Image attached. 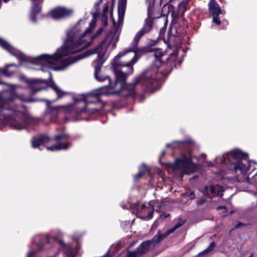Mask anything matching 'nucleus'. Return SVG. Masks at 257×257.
<instances>
[{
  "label": "nucleus",
  "mask_w": 257,
  "mask_h": 257,
  "mask_svg": "<svg viewBox=\"0 0 257 257\" xmlns=\"http://www.w3.org/2000/svg\"><path fill=\"white\" fill-rule=\"evenodd\" d=\"M223 209L224 210H226V208L224 206H219V207H217V209L218 210H219V209Z\"/></svg>",
  "instance_id": "36"
},
{
  "label": "nucleus",
  "mask_w": 257,
  "mask_h": 257,
  "mask_svg": "<svg viewBox=\"0 0 257 257\" xmlns=\"http://www.w3.org/2000/svg\"><path fill=\"white\" fill-rule=\"evenodd\" d=\"M18 98L26 101V99L19 97L13 91L1 93L0 115L4 116L5 119L9 121L11 125L15 130H20L29 125L36 124L39 121L38 119L22 112L20 107L16 108L10 107L12 102Z\"/></svg>",
  "instance_id": "3"
},
{
  "label": "nucleus",
  "mask_w": 257,
  "mask_h": 257,
  "mask_svg": "<svg viewBox=\"0 0 257 257\" xmlns=\"http://www.w3.org/2000/svg\"><path fill=\"white\" fill-rule=\"evenodd\" d=\"M0 46L8 51L12 55L17 58L20 62H25L27 60V57L22 52L15 49L7 41L0 38Z\"/></svg>",
  "instance_id": "8"
},
{
  "label": "nucleus",
  "mask_w": 257,
  "mask_h": 257,
  "mask_svg": "<svg viewBox=\"0 0 257 257\" xmlns=\"http://www.w3.org/2000/svg\"><path fill=\"white\" fill-rule=\"evenodd\" d=\"M98 77H99L100 79H103L104 77H108V76H101V75H98Z\"/></svg>",
  "instance_id": "38"
},
{
  "label": "nucleus",
  "mask_w": 257,
  "mask_h": 257,
  "mask_svg": "<svg viewBox=\"0 0 257 257\" xmlns=\"http://www.w3.org/2000/svg\"><path fill=\"white\" fill-rule=\"evenodd\" d=\"M50 140V138L47 135H41L38 137L33 138L32 140V147L34 148H38L40 146L49 142Z\"/></svg>",
  "instance_id": "14"
},
{
  "label": "nucleus",
  "mask_w": 257,
  "mask_h": 257,
  "mask_svg": "<svg viewBox=\"0 0 257 257\" xmlns=\"http://www.w3.org/2000/svg\"><path fill=\"white\" fill-rule=\"evenodd\" d=\"M209 11L213 15H220L222 12L215 0H210L208 4Z\"/></svg>",
  "instance_id": "16"
},
{
  "label": "nucleus",
  "mask_w": 257,
  "mask_h": 257,
  "mask_svg": "<svg viewBox=\"0 0 257 257\" xmlns=\"http://www.w3.org/2000/svg\"><path fill=\"white\" fill-rule=\"evenodd\" d=\"M50 87L55 91L57 94V97L56 100L64 97L68 94V92L62 90L60 87H59L55 83L52 82Z\"/></svg>",
  "instance_id": "17"
},
{
  "label": "nucleus",
  "mask_w": 257,
  "mask_h": 257,
  "mask_svg": "<svg viewBox=\"0 0 257 257\" xmlns=\"http://www.w3.org/2000/svg\"><path fill=\"white\" fill-rule=\"evenodd\" d=\"M69 136L67 134H61L57 135L55 137V140L56 141H66L68 139Z\"/></svg>",
  "instance_id": "24"
},
{
  "label": "nucleus",
  "mask_w": 257,
  "mask_h": 257,
  "mask_svg": "<svg viewBox=\"0 0 257 257\" xmlns=\"http://www.w3.org/2000/svg\"><path fill=\"white\" fill-rule=\"evenodd\" d=\"M216 246L215 243L214 242H211L207 248L203 250L202 252L200 253V254H206L208 253L210 251H211Z\"/></svg>",
  "instance_id": "23"
},
{
  "label": "nucleus",
  "mask_w": 257,
  "mask_h": 257,
  "mask_svg": "<svg viewBox=\"0 0 257 257\" xmlns=\"http://www.w3.org/2000/svg\"><path fill=\"white\" fill-rule=\"evenodd\" d=\"M154 55L156 57V60L154 62V67L153 71L150 72L149 71V77L146 78V84L152 83L153 80H157L158 78L156 77L155 75L157 70L162 64L161 58L164 55L165 51H163L161 49H155Z\"/></svg>",
  "instance_id": "7"
},
{
  "label": "nucleus",
  "mask_w": 257,
  "mask_h": 257,
  "mask_svg": "<svg viewBox=\"0 0 257 257\" xmlns=\"http://www.w3.org/2000/svg\"><path fill=\"white\" fill-rule=\"evenodd\" d=\"M71 146L70 143L66 141L65 142H59L56 145L51 147H47V150L48 151H57L61 150L68 149Z\"/></svg>",
  "instance_id": "15"
},
{
  "label": "nucleus",
  "mask_w": 257,
  "mask_h": 257,
  "mask_svg": "<svg viewBox=\"0 0 257 257\" xmlns=\"http://www.w3.org/2000/svg\"><path fill=\"white\" fill-rule=\"evenodd\" d=\"M252 163H254V164H255V162H254V161H252Z\"/></svg>",
  "instance_id": "45"
},
{
  "label": "nucleus",
  "mask_w": 257,
  "mask_h": 257,
  "mask_svg": "<svg viewBox=\"0 0 257 257\" xmlns=\"http://www.w3.org/2000/svg\"><path fill=\"white\" fill-rule=\"evenodd\" d=\"M137 35L138 33L134 38L132 48L119 53L113 59L112 65L116 80L114 82L115 87H112L110 93H118L121 90L122 91L127 92V95L134 96L136 94V85L141 83L143 80L146 83V78L149 77V72L147 71L145 74L135 77L133 83H125L128 75L133 72V65L139 59L137 55L151 51L149 48H137L138 42L142 38L140 37L137 41L136 38Z\"/></svg>",
  "instance_id": "2"
},
{
  "label": "nucleus",
  "mask_w": 257,
  "mask_h": 257,
  "mask_svg": "<svg viewBox=\"0 0 257 257\" xmlns=\"http://www.w3.org/2000/svg\"><path fill=\"white\" fill-rule=\"evenodd\" d=\"M222 188L219 186L209 185L204 187L202 190L203 193L207 196L212 197L215 195H221Z\"/></svg>",
  "instance_id": "12"
},
{
  "label": "nucleus",
  "mask_w": 257,
  "mask_h": 257,
  "mask_svg": "<svg viewBox=\"0 0 257 257\" xmlns=\"http://www.w3.org/2000/svg\"><path fill=\"white\" fill-rule=\"evenodd\" d=\"M219 15H213V22L217 25H219L221 21L218 17Z\"/></svg>",
  "instance_id": "27"
},
{
  "label": "nucleus",
  "mask_w": 257,
  "mask_h": 257,
  "mask_svg": "<svg viewBox=\"0 0 257 257\" xmlns=\"http://www.w3.org/2000/svg\"><path fill=\"white\" fill-rule=\"evenodd\" d=\"M184 223V221L181 219L178 220L177 222L175 224L174 227L168 229L165 233H160V232L159 231L158 233L154 236L152 239V241H154L156 244L159 243L160 241H161V240L163 239L169 234L173 232L176 229L183 225Z\"/></svg>",
  "instance_id": "10"
},
{
  "label": "nucleus",
  "mask_w": 257,
  "mask_h": 257,
  "mask_svg": "<svg viewBox=\"0 0 257 257\" xmlns=\"http://www.w3.org/2000/svg\"><path fill=\"white\" fill-rule=\"evenodd\" d=\"M122 207L123 208V209H126L127 208L126 207H125V206L124 205H122Z\"/></svg>",
  "instance_id": "43"
},
{
  "label": "nucleus",
  "mask_w": 257,
  "mask_h": 257,
  "mask_svg": "<svg viewBox=\"0 0 257 257\" xmlns=\"http://www.w3.org/2000/svg\"><path fill=\"white\" fill-rule=\"evenodd\" d=\"M36 253V251H32L29 252L28 257H33Z\"/></svg>",
  "instance_id": "32"
},
{
  "label": "nucleus",
  "mask_w": 257,
  "mask_h": 257,
  "mask_svg": "<svg viewBox=\"0 0 257 257\" xmlns=\"http://www.w3.org/2000/svg\"><path fill=\"white\" fill-rule=\"evenodd\" d=\"M191 141L190 140H185L181 141H174L172 144H167L166 147H172L173 149L179 148L185 144H191Z\"/></svg>",
  "instance_id": "19"
},
{
  "label": "nucleus",
  "mask_w": 257,
  "mask_h": 257,
  "mask_svg": "<svg viewBox=\"0 0 257 257\" xmlns=\"http://www.w3.org/2000/svg\"><path fill=\"white\" fill-rule=\"evenodd\" d=\"M126 0H121V3L119 4V7H118V11H120V10H122V12H123L124 10V5L126 3Z\"/></svg>",
  "instance_id": "28"
},
{
  "label": "nucleus",
  "mask_w": 257,
  "mask_h": 257,
  "mask_svg": "<svg viewBox=\"0 0 257 257\" xmlns=\"http://www.w3.org/2000/svg\"><path fill=\"white\" fill-rule=\"evenodd\" d=\"M155 2V0H146V3L148 5V18L145 19L142 29L138 32V35L136 38L137 41L145 34L149 32L152 29Z\"/></svg>",
  "instance_id": "6"
},
{
  "label": "nucleus",
  "mask_w": 257,
  "mask_h": 257,
  "mask_svg": "<svg viewBox=\"0 0 257 257\" xmlns=\"http://www.w3.org/2000/svg\"><path fill=\"white\" fill-rule=\"evenodd\" d=\"M20 66V65H17L14 64V63H12V64H9V65H8L7 66L6 68H5L4 69H0V71L5 76H8V77H10V76H11L12 75L13 73L12 72H9L8 71V68L10 66ZM0 84H5V83L4 82H3L2 81H1L0 80Z\"/></svg>",
  "instance_id": "20"
},
{
  "label": "nucleus",
  "mask_w": 257,
  "mask_h": 257,
  "mask_svg": "<svg viewBox=\"0 0 257 257\" xmlns=\"http://www.w3.org/2000/svg\"><path fill=\"white\" fill-rule=\"evenodd\" d=\"M85 111V108H82L79 110L77 111V113H81V112H84Z\"/></svg>",
  "instance_id": "35"
},
{
  "label": "nucleus",
  "mask_w": 257,
  "mask_h": 257,
  "mask_svg": "<svg viewBox=\"0 0 257 257\" xmlns=\"http://www.w3.org/2000/svg\"><path fill=\"white\" fill-rule=\"evenodd\" d=\"M43 89H44V87H36L34 85L31 86V89L34 93H36Z\"/></svg>",
  "instance_id": "29"
},
{
  "label": "nucleus",
  "mask_w": 257,
  "mask_h": 257,
  "mask_svg": "<svg viewBox=\"0 0 257 257\" xmlns=\"http://www.w3.org/2000/svg\"><path fill=\"white\" fill-rule=\"evenodd\" d=\"M156 243L152 239L144 241L136 250L128 252L124 257H139L146 252L150 248V245H154Z\"/></svg>",
  "instance_id": "9"
},
{
  "label": "nucleus",
  "mask_w": 257,
  "mask_h": 257,
  "mask_svg": "<svg viewBox=\"0 0 257 257\" xmlns=\"http://www.w3.org/2000/svg\"><path fill=\"white\" fill-rule=\"evenodd\" d=\"M206 202V199H201L200 200H198L197 201V204H199V205H202V204H203V203H204Z\"/></svg>",
  "instance_id": "31"
},
{
  "label": "nucleus",
  "mask_w": 257,
  "mask_h": 257,
  "mask_svg": "<svg viewBox=\"0 0 257 257\" xmlns=\"http://www.w3.org/2000/svg\"><path fill=\"white\" fill-rule=\"evenodd\" d=\"M73 13V10L65 8L59 7L51 11V15L55 19H62L70 16Z\"/></svg>",
  "instance_id": "11"
},
{
  "label": "nucleus",
  "mask_w": 257,
  "mask_h": 257,
  "mask_svg": "<svg viewBox=\"0 0 257 257\" xmlns=\"http://www.w3.org/2000/svg\"><path fill=\"white\" fill-rule=\"evenodd\" d=\"M247 154L238 150H233L224 154L220 159L223 164L227 163L234 165V171L237 174V180L239 182H247L249 184V177L246 176V173L251 164V161L247 160Z\"/></svg>",
  "instance_id": "4"
},
{
  "label": "nucleus",
  "mask_w": 257,
  "mask_h": 257,
  "mask_svg": "<svg viewBox=\"0 0 257 257\" xmlns=\"http://www.w3.org/2000/svg\"><path fill=\"white\" fill-rule=\"evenodd\" d=\"M254 178L256 179L257 178V173H256L254 176Z\"/></svg>",
  "instance_id": "42"
},
{
  "label": "nucleus",
  "mask_w": 257,
  "mask_h": 257,
  "mask_svg": "<svg viewBox=\"0 0 257 257\" xmlns=\"http://www.w3.org/2000/svg\"><path fill=\"white\" fill-rule=\"evenodd\" d=\"M165 154V151H163L162 153V156H163L164 154Z\"/></svg>",
  "instance_id": "41"
},
{
  "label": "nucleus",
  "mask_w": 257,
  "mask_h": 257,
  "mask_svg": "<svg viewBox=\"0 0 257 257\" xmlns=\"http://www.w3.org/2000/svg\"><path fill=\"white\" fill-rule=\"evenodd\" d=\"M107 11H108V8H106L104 9V12H107Z\"/></svg>",
  "instance_id": "39"
},
{
  "label": "nucleus",
  "mask_w": 257,
  "mask_h": 257,
  "mask_svg": "<svg viewBox=\"0 0 257 257\" xmlns=\"http://www.w3.org/2000/svg\"><path fill=\"white\" fill-rule=\"evenodd\" d=\"M103 28H99L98 31L96 32V33L93 35L92 37H91V39L92 40H94L95 38H96L97 37H98V36H99L103 32Z\"/></svg>",
  "instance_id": "26"
},
{
  "label": "nucleus",
  "mask_w": 257,
  "mask_h": 257,
  "mask_svg": "<svg viewBox=\"0 0 257 257\" xmlns=\"http://www.w3.org/2000/svg\"><path fill=\"white\" fill-rule=\"evenodd\" d=\"M60 243L65 246V257H75V252L73 250L72 247L70 245H66L64 244V242L60 240Z\"/></svg>",
  "instance_id": "18"
},
{
  "label": "nucleus",
  "mask_w": 257,
  "mask_h": 257,
  "mask_svg": "<svg viewBox=\"0 0 257 257\" xmlns=\"http://www.w3.org/2000/svg\"><path fill=\"white\" fill-rule=\"evenodd\" d=\"M218 158H216V160H216V162H218Z\"/></svg>",
  "instance_id": "44"
},
{
  "label": "nucleus",
  "mask_w": 257,
  "mask_h": 257,
  "mask_svg": "<svg viewBox=\"0 0 257 257\" xmlns=\"http://www.w3.org/2000/svg\"><path fill=\"white\" fill-rule=\"evenodd\" d=\"M39 82H45V81H44L43 80L35 79H31V80H29V82L31 83H36Z\"/></svg>",
  "instance_id": "30"
},
{
  "label": "nucleus",
  "mask_w": 257,
  "mask_h": 257,
  "mask_svg": "<svg viewBox=\"0 0 257 257\" xmlns=\"http://www.w3.org/2000/svg\"><path fill=\"white\" fill-rule=\"evenodd\" d=\"M56 108H64L66 111H71L73 109V105L72 104L67 105H60L56 107Z\"/></svg>",
  "instance_id": "25"
},
{
  "label": "nucleus",
  "mask_w": 257,
  "mask_h": 257,
  "mask_svg": "<svg viewBox=\"0 0 257 257\" xmlns=\"http://www.w3.org/2000/svg\"><path fill=\"white\" fill-rule=\"evenodd\" d=\"M170 165L174 171L179 170L186 174L192 173L198 168L197 166L192 163L191 158L184 154H182L180 158L176 159L174 164Z\"/></svg>",
  "instance_id": "5"
},
{
  "label": "nucleus",
  "mask_w": 257,
  "mask_h": 257,
  "mask_svg": "<svg viewBox=\"0 0 257 257\" xmlns=\"http://www.w3.org/2000/svg\"><path fill=\"white\" fill-rule=\"evenodd\" d=\"M243 224L242 223H238L235 226L236 228L239 227L240 226L242 225Z\"/></svg>",
  "instance_id": "37"
},
{
  "label": "nucleus",
  "mask_w": 257,
  "mask_h": 257,
  "mask_svg": "<svg viewBox=\"0 0 257 257\" xmlns=\"http://www.w3.org/2000/svg\"><path fill=\"white\" fill-rule=\"evenodd\" d=\"M147 171V167L145 165H143L140 168V172L134 177L135 180L138 179L142 177Z\"/></svg>",
  "instance_id": "21"
},
{
  "label": "nucleus",
  "mask_w": 257,
  "mask_h": 257,
  "mask_svg": "<svg viewBox=\"0 0 257 257\" xmlns=\"http://www.w3.org/2000/svg\"><path fill=\"white\" fill-rule=\"evenodd\" d=\"M153 211H151L150 212H149L148 215L147 216L148 219H151V218H152V217H153Z\"/></svg>",
  "instance_id": "34"
},
{
  "label": "nucleus",
  "mask_w": 257,
  "mask_h": 257,
  "mask_svg": "<svg viewBox=\"0 0 257 257\" xmlns=\"http://www.w3.org/2000/svg\"><path fill=\"white\" fill-rule=\"evenodd\" d=\"M75 103H77L81 100L84 102V103H95L99 101V96L98 93L93 92L89 93L86 95H84L82 99H78L77 98H74Z\"/></svg>",
  "instance_id": "13"
},
{
  "label": "nucleus",
  "mask_w": 257,
  "mask_h": 257,
  "mask_svg": "<svg viewBox=\"0 0 257 257\" xmlns=\"http://www.w3.org/2000/svg\"><path fill=\"white\" fill-rule=\"evenodd\" d=\"M177 55L178 51H175L174 52H173L171 54H170V57L167 58L166 59V60L168 61V62L171 63V64L173 63L174 65H175L174 61L176 60Z\"/></svg>",
  "instance_id": "22"
},
{
  "label": "nucleus",
  "mask_w": 257,
  "mask_h": 257,
  "mask_svg": "<svg viewBox=\"0 0 257 257\" xmlns=\"http://www.w3.org/2000/svg\"><path fill=\"white\" fill-rule=\"evenodd\" d=\"M145 206L144 204L141 205L142 209H143L145 208Z\"/></svg>",
  "instance_id": "40"
},
{
  "label": "nucleus",
  "mask_w": 257,
  "mask_h": 257,
  "mask_svg": "<svg viewBox=\"0 0 257 257\" xmlns=\"http://www.w3.org/2000/svg\"><path fill=\"white\" fill-rule=\"evenodd\" d=\"M95 24L96 20L93 19L90 23L89 27L83 33L80 32V29L77 26L72 29L67 34L68 39L64 45L58 49L55 54L53 55L43 54L35 59L34 63L40 65V67L38 69L43 71H48L49 77L51 78L52 74L49 71L50 68L55 70H62L69 65L93 54L97 53L98 59L93 62L95 78L99 81H106L108 82L105 86L108 87L106 94H114V93H110V91L112 87H115L114 83H111L110 77H104L103 79H100L98 77V73L101 70L105 59L108 56L110 51L114 48L118 41L119 36L116 32H111L107 34L105 39L97 48L75 56H71L64 58L67 55L81 51L85 47L90 45L87 43L82 46L84 42L82 39L90 33L95 27Z\"/></svg>",
  "instance_id": "1"
},
{
  "label": "nucleus",
  "mask_w": 257,
  "mask_h": 257,
  "mask_svg": "<svg viewBox=\"0 0 257 257\" xmlns=\"http://www.w3.org/2000/svg\"><path fill=\"white\" fill-rule=\"evenodd\" d=\"M190 199H193L195 198V194L193 191L191 192L188 195Z\"/></svg>",
  "instance_id": "33"
}]
</instances>
